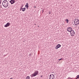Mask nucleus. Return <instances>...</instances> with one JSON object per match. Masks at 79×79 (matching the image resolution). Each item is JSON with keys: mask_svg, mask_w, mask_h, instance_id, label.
<instances>
[{"mask_svg": "<svg viewBox=\"0 0 79 79\" xmlns=\"http://www.w3.org/2000/svg\"><path fill=\"white\" fill-rule=\"evenodd\" d=\"M49 79H55V75L52 74H51L49 76Z\"/></svg>", "mask_w": 79, "mask_h": 79, "instance_id": "4", "label": "nucleus"}, {"mask_svg": "<svg viewBox=\"0 0 79 79\" xmlns=\"http://www.w3.org/2000/svg\"><path fill=\"white\" fill-rule=\"evenodd\" d=\"M2 3V1L0 0V5L1 4V3Z\"/></svg>", "mask_w": 79, "mask_h": 79, "instance_id": "17", "label": "nucleus"}, {"mask_svg": "<svg viewBox=\"0 0 79 79\" xmlns=\"http://www.w3.org/2000/svg\"><path fill=\"white\" fill-rule=\"evenodd\" d=\"M10 25H11V23H10V22H8L6 24L4 25V27H7L10 26Z\"/></svg>", "mask_w": 79, "mask_h": 79, "instance_id": "6", "label": "nucleus"}, {"mask_svg": "<svg viewBox=\"0 0 79 79\" xmlns=\"http://www.w3.org/2000/svg\"><path fill=\"white\" fill-rule=\"evenodd\" d=\"M35 25H36V24H34Z\"/></svg>", "mask_w": 79, "mask_h": 79, "instance_id": "29", "label": "nucleus"}, {"mask_svg": "<svg viewBox=\"0 0 79 79\" xmlns=\"http://www.w3.org/2000/svg\"><path fill=\"white\" fill-rule=\"evenodd\" d=\"M54 73V72H53L52 73Z\"/></svg>", "mask_w": 79, "mask_h": 79, "instance_id": "30", "label": "nucleus"}, {"mask_svg": "<svg viewBox=\"0 0 79 79\" xmlns=\"http://www.w3.org/2000/svg\"><path fill=\"white\" fill-rule=\"evenodd\" d=\"M10 79H13V78H10Z\"/></svg>", "mask_w": 79, "mask_h": 79, "instance_id": "27", "label": "nucleus"}, {"mask_svg": "<svg viewBox=\"0 0 79 79\" xmlns=\"http://www.w3.org/2000/svg\"><path fill=\"white\" fill-rule=\"evenodd\" d=\"M0 10H1V9H0Z\"/></svg>", "mask_w": 79, "mask_h": 79, "instance_id": "31", "label": "nucleus"}, {"mask_svg": "<svg viewBox=\"0 0 79 79\" xmlns=\"http://www.w3.org/2000/svg\"><path fill=\"white\" fill-rule=\"evenodd\" d=\"M25 7H26V8H27V9H28L29 8V4H28V3H27L26 4Z\"/></svg>", "mask_w": 79, "mask_h": 79, "instance_id": "10", "label": "nucleus"}, {"mask_svg": "<svg viewBox=\"0 0 79 79\" xmlns=\"http://www.w3.org/2000/svg\"><path fill=\"white\" fill-rule=\"evenodd\" d=\"M63 60V58H61L60 59H58V61H61V60Z\"/></svg>", "mask_w": 79, "mask_h": 79, "instance_id": "14", "label": "nucleus"}, {"mask_svg": "<svg viewBox=\"0 0 79 79\" xmlns=\"http://www.w3.org/2000/svg\"><path fill=\"white\" fill-rule=\"evenodd\" d=\"M30 55H32V53H31Z\"/></svg>", "mask_w": 79, "mask_h": 79, "instance_id": "24", "label": "nucleus"}, {"mask_svg": "<svg viewBox=\"0 0 79 79\" xmlns=\"http://www.w3.org/2000/svg\"><path fill=\"white\" fill-rule=\"evenodd\" d=\"M72 29L73 28L71 27H69L67 28V31L68 32H70L71 31L73 30Z\"/></svg>", "mask_w": 79, "mask_h": 79, "instance_id": "7", "label": "nucleus"}, {"mask_svg": "<svg viewBox=\"0 0 79 79\" xmlns=\"http://www.w3.org/2000/svg\"><path fill=\"white\" fill-rule=\"evenodd\" d=\"M41 77H43V75H41Z\"/></svg>", "mask_w": 79, "mask_h": 79, "instance_id": "21", "label": "nucleus"}, {"mask_svg": "<svg viewBox=\"0 0 79 79\" xmlns=\"http://www.w3.org/2000/svg\"><path fill=\"white\" fill-rule=\"evenodd\" d=\"M29 56H31V55L30 54L29 55Z\"/></svg>", "mask_w": 79, "mask_h": 79, "instance_id": "26", "label": "nucleus"}, {"mask_svg": "<svg viewBox=\"0 0 79 79\" xmlns=\"http://www.w3.org/2000/svg\"><path fill=\"white\" fill-rule=\"evenodd\" d=\"M38 74H39V71L37 70H36L33 74H31L30 75V76H31V77H35V76H36L38 75Z\"/></svg>", "mask_w": 79, "mask_h": 79, "instance_id": "2", "label": "nucleus"}, {"mask_svg": "<svg viewBox=\"0 0 79 79\" xmlns=\"http://www.w3.org/2000/svg\"><path fill=\"white\" fill-rule=\"evenodd\" d=\"M30 79V77L28 76L26 78V79Z\"/></svg>", "mask_w": 79, "mask_h": 79, "instance_id": "13", "label": "nucleus"}, {"mask_svg": "<svg viewBox=\"0 0 79 79\" xmlns=\"http://www.w3.org/2000/svg\"><path fill=\"white\" fill-rule=\"evenodd\" d=\"M75 25L76 26H77L79 25V20L78 19H75L74 21Z\"/></svg>", "mask_w": 79, "mask_h": 79, "instance_id": "3", "label": "nucleus"}, {"mask_svg": "<svg viewBox=\"0 0 79 79\" xmlns=\"http://www.w3.org/2000/svg\"><path fill=\"white\" fill-rule=\"evenodd\" d=\"M34 8H36V6H35Z\"/></svg>", "mask_w": 79, "mask_h": 79, "instance_id": "28", "label": "nucleus"}, {"mask_svg": "<svg viewBox=\"0 0 79 79\" xmlns=\"http://www.w3.org/2000/svg\"><path fill=\"white\" fill-rule=\"evenodd\" d=\"M25 10H26V8L25 7L23 8V9H22V11H25Z\"/></svg>", "mask_w": 79, "mask_h": 79, "instance_id": "11", "label": "nucleus"}, {"mask_svg": "<svg viewBox=\"0 0 79 79\" xmlns=\"http://www.w3.org/2000/svg\"><path fill=\"white\" fill-rule=\"evenodd\" d=\"M23 7H21V8H20V9H23Z\"/></svg>", "mask_w": 79, "mask_h": 79, "instance_id": "20", "label": "nucleus"}, {"mask_svg": "<svg viewBox=\"0 0 79 79\" xmlns=\"http://www.w3.org/2000/svg\"><path fill=\"white\" fill-rule=\"evenodd\" d=\"M22 10V9H21V8L20 9V11H21Z\"/></svg>", "mask_w": 79, "mask_h": 79, "instance_id": "19", "label": "nucleus"}, {"mask_svg": "<svg viewBox=\"0 0 79 79\" xmlns=\"http://www.w3.org/2000/svg\"><path fill=\"white\" fill-rule=\"evenodd\" d=\"M61 45H60V44H58L56 46V48H55V49H56V50H57L58 48H60L61 47Z\"/></svg>", "mask_w": 79, "mask_h": 79, "instance_id": "8", "label": "nucleus"}, {"mask_svg": "<svg viewBox=\"0 0 79 79\" xmlns=\"http://www.w3.org/2000/svg\"><path fill=\"white\" fill-rule=\"evenodd\" d=\"M23 6H24V5H22L21 7H23Z\"/></svg>", "mask_w": 79, "mask_h": 79, "instance_id": "22", "label": "nucleus"}, {"mask_svg": "<svg viewBox=\"0 0 79 79\" xmlns=\"http://www.w3.org/2000/svg\"><path fill=\"white\" fill-rule=\"evenodd\" d=\"M65 21H66L67 23H69V20H68V19H66L65 20Z\"/></svg>", "mask_w": 79, "mask_h": 79, "instance_id": "12", "label": "nucleus"}, {"mask_svg": "<svg viewBox=\"0 0 79 79\" xmlns=\"http://www.w3.org/2000/svg\"><path fill=\"white\" fill-rule=\"evenodd\" d=\"M2 5L4 8H6L8 6V1L5 0L3 1L2 3Z\"/></svg>", "mask_w": 79, "mask_h": 79, "instance_id": "1", "label": "nucleus"}, {"mask_svg": "<svg viewBox=\"0 0 79 79\" xmlns=\"http://www.w3.org/2000/svg\"><path fill=\"white\" fill-rule=\"evenodd\" d=\"M42 13H43L44 12V10H42Z\"/></svg>", "mask_w": 79, "mask_h": 79, "instance_id": "16", "label": "nucleus"}, {"mask_svg": "<svg viewBox=\"0 0 79 79\" xmlns=\"http://www.w3.org/2000/svg\"><path fill=\"white\" fill-rule=\"evenodd\" d=\"M48 13H49V15H50V14H51V13L50 12H49Z\"/></svg>", "mask_w": 79, "mask_h": 79, "instance_id": "18", "label": "nucleus"}, {"mask_svg": "<svg viewBox=\"0 0 79 79\" xmlns=\"http://www.w3.org/2000/svg\"><path fill=\"white\" fill-rule=\"evenodd\" d=\"M10 3L11 5H13V4H14V3L16 2V1L14 0H10Z\"/></svg>", "mask_w": 79, "mask_h": 79, "instance_id": "9", "label": "nucleus"}, {"mask_svg": "<svg viewBox=\"0 0 79 79\" xmlns=\"http://www.w3.org/2000/svg\"><path fill=\"white\" fill-rule=\"evenodd\" d=\"M70 34L71 36H74V35H75V32L73 30H72L71 32H70Z\"/></svg>", "mask_w": 79, "mask_h": 79, "instance_id": "5", "label": "nucleus"}, {"mask_svg": "<svg viewBox=\"0 0 79 79\" xmlns=\"http://www.w3.org/2000/svg\"><path fill=\"white\" fill-rule=\"evenodd\" d=\"M14 1H15V2H17V0H14Z\"/></svg>", "mask_w": 79, "mask_h": 79, "instance_id": "23", "label": "nucleus"}, {"mask_svg": "<svg viewBox=\"0 0 79 79\" xmlns=\"http://www.w3.org/2000/svg\"><path fill=\"white\" fill-rule=\"evenodd\" d=\"M68 79H71V78H70V77H69L68 78Z\"/></svg>", "mask_w": 79, "mask_h": 79, "instance_id": "25", "label": "nucleus"}, {"mask_svg": "<svg viewBox=\"0 0 79 79\" xmlns=\"http://www.w3.org/2000/svg\"><path fill=\"white\" fill-rule=\"evenodd\" d=\"M77 78H79V75L77 76Z\"/></svg>", "mask_w": 79, "mask_h": 79, "instance_id": "15", "label": "nucleus"}]
</instances>
